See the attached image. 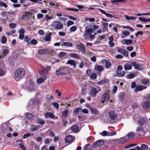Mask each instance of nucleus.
I'll return each instance as SVG.
<instances>
[{
    "mask_svg": "<svg viewBox=\"0 0 150 150\" xmlns=\"http://www.w3.org/2000/svg\"><path fill=\"white\" fill-rule=\"evenodd\" d=\"M137 124L139 125L136 130V133L138 137L144 136L149 128L148 121L144 117L139 118L137 121Z\"/></svg>",
    "mask_w": 150,
    "mask_h": 150,
    "instance_id": "nucleus-1",
    "label": "nucleus"
},
{
    "mask_svg": "<svg viewBox=\"0 0 150 150\" xmlns=\"http://www.w3.org/2000/svg\"><path fill=\"white\" fill-rule=\"evenodd\" d=\"M25 72L24 69L22 68H19L16 70L15 72V79L18 81L17 78L23 77L25 75Z\"/></svg>",
    "mask_w": 150,
    "mask_h": 150,
    "instance_id": "nucleus-2",
    "label": "nucleus"
},
{
    "mask_svg": "<svg viewBox=\"0 0 150 150\" xmlns=\"http://www.w3.org/2000/svg\"><path fill=\"white\" fill-rule=\"evenodd\" d=\"M56 74L57 76L64 75L67 74L66 69L64 67H61L57 70L56 71Z\"/></svg>",
    "mask_w": 150,
    "mask_h": 150,
    "instance_id": "nucleus-3",
    "label": "nucleus"
},
{
    "mask_svg": "<svg viewBox=\"0 0 150 150\" xmlns=\"http://www.w3.org/2000/svg\"><path fill=\"white\" fill-rule=\"evenodd\" d=\"M123 68L121 66H119L117 67V75L119 77H123L125 74V72L124 71L121 72V71L122 69Z\"/></svg>",
    "mask_w": 150,
    "mask_h": 150,
    "instance_id": "nucleus-4",
    "label": "nucleus"
},
{
    "mask_svg": "<svg viewBox=\"0 0 150 150\" xmlns=\"http://www.w3.org/2000/svg\"><path fill=\"white\" fill-rule=\"evenodd\" d=\"M76 47L78 49L82 51L83 54H84L86 53V50L85 47L83 43H81L77 45Z\"/></svg>",
    "mask_w": 150,
    "mask_h": 150,
    "instance_id": "nucleus-5",
    "label": "nucleus"
},
{
    "mask_svg": "<svg viewBox=\"0 0 150 150\" xmlns=\"http://www.w3.org/2000/svg\"><path fill=\"white\" fill-rule=\"evenodd\" d=\"M110 118L112 122H114L116 117L117 116V114L115 111H110L109 112Z\"/></svg>",
    "mask_w": 150,
    "mask_h": 150,
    "instance_id": "nucleus-6",
    "label": "nucleus"
},
{
    "mask_svg": "<svg viewBox=\"0 0 150 150\" xmlns=\"http://www.w3.org/2000/svg\"><path fill=\"white\" fill-rule=\"evenodd\" d=\"M104 142L103 140H99L94 142L92 144V146L96 147L104 144Z\"/></svg>",
    "mask_w": 150,
    "mask_h": 150,
    "instance_id": "nucleus-7",
    "label": "nucleus"
},
{
    "mask_svg": "<svg viewBox=\"0 0 150 150\" xmlns=\"http://www.w3.org/2000/svg\"><path fill=\"white\" fill-rule=\"evenodd\" d=\"M101 97L102 103H104V101L108 102L110 100L109 95L107 93L102 94Z\"/></svg>",
    "mask_w": 150,
    "mask_h": 150,
    "instance_id": "nucleus-8",
    "label": "nucleus"
},
{
    "mask_svg": "<svg viewBox=\"0 0 150 150\" xmlns=\"http://www.w3.org/2000/svg\"><path fill=\"white\" fill-rule=\"evenodd\" d=\"M118 52H119L123 55L127 57L128 56V51L122 48H119L117 50Z\"/></svg>",
    "mask_w": 150,
    "mask_h": 150,
    "instance_id": "nucleus-9",
    "label": "nucleus"
},
{
    "mask_svg": "<svg viewBox=\"0 0 150 150\" xmlns=\"http://www.w3.org/2000/svg\"><path fill=\"white\" fill-rule=\"evenodd\" d=\"M114 39V38L113 35L110 36L109 38V41L108 43L110 47H112L114 45V44L112 42Z\"/></svg>",
    "mask_w": 150,
    "mask_h": 150,
    "instance_id": "nucleus-10",
    "label": "nucleus"
},
{
    "mask_svg": "<svg viewBox=\"0 0 150 150\" xmlns=\"http://www.w3.org/2000/svg\"><path fill=\"white\" fill-rule=\"evenodd\" d=\"M91 94V96L93 97H96V94L98 93L96 88L94 87L92 88L91 91H90Z\"/></svg>",
    "mask_w": 150,
    "mask_h": 150,
    "instance_id": "nucleus-11",
    "label": "nucleus"
},
{
    "mask_svg": "<svg viewBox=\"0 0 150 150\" xmlns=\"http://www.w3.org/2000/svg\"><path fill=\"white\" fill-rule=\"evenodd\" d=\"M29 85L28 86V88L30 90H34V83L30 79L29 81Z\"/></svg>",
    "mask_w": 150,
    "mask_h": 150,
    "instance_id": "nucleus-12",
    "label": "nucleus"
},
{
    "mask_svg": "<svg viewBox=\"0 0 150 150\" xmlns=\"http://www.w3.org/2000/svg\"><path fill=\"white\" fill-rule=\"evenodd\" d=\"M65 141L66 143L72 142L73 141V138L72 136L68 135L65 137Z\"/></svg>",
    "mask_w": 150,
    "mask_h": 150,
    "instance_id": "nucleus-13",
    "label": "nucleus"
},
{
    "mask_svg": "<svg viewBox=\"0 0 150 150\" xmlns=\"http://www.w3.org/2000/svg\"><path fill=\"white\" fill-rule=\"evenodd\" d=\"M66 64H70L71 66H74V68H76V62L75 61L73 60H69L67 61Z\"/></svg>",
    "mask_w": 150,
    "mask_h": 150,
    "instance_id": "nucleus-14",
    "label": "nucleus"
},
{
    "mask_svg": "<svg viewBox=\"0 0 150 150\" xmlns=\"http://www.w3.org/2000/svg\"><path fill=\"white\" fill-rule=\"evenodd\" d=\"M55 22L57 23L56 25L55 28L57 30H60L63 28V24L58 21H56Z\"/></svg>",
    "mask_w": 150,
    "mask_h": 150,
    "instance_id": "nucleus-15",
    "label": "nucleus"
},
{
    "mask_svg": "<svg viewBox=\"0 0 150 150\" xmlns=\"http://www.w3.org/2000/svg\"><path fill=\"white\" fill-rule=\"evenodd\" d=\"M98 10L102 13L105 15L106 16L111 18L114 17L116 18V17H115L112 14H108L105 11L100 8H98Z\"/></svg>",
    "mask_w": 150,
    "mask_h": 150,
    "instance_id": "nucleus-16",
    "label": "nucleus"
},
{
    "mask_svg": "<svg viewBox=\"0 0 150 150\" xmlns=\"http://www.w3.org/2000/svg\"><path fill=\"white\" fill-rule=\"evenodd\" d=\"M143 108L146 109L150 107V102L146 101L142 103Z\"/></svg>",
    "mask_w": 150,
    "mask_h": 150,
    "instance_id": "nucleus-17",
    "label": "nucleus"
},
{
    "mask_svg": "<svg viewBox=\"0 0 150 150\" xmlns=\"http://www.w3.org/2000/svg\"><path fill=\"white\" fill-rule=\"evenodd\" d=\"M88 106L92 113L95 115L97 114L98 111L96 108H93L91 107L89 105H88Z\"/></svg>",
    "mask_w": 150,
    "mask_h": 150,
    "instance_id": "nucleus-18",
    "label": "nucleus"
},
{
    "mask_svg": "<svg viewBox=\"0 0 150 150\" xmlns=\"http://www.w3.org/2000/svg\"><path fill=\"white\" fill-rule=\"evenodd\" d=\"M48 52V51L47 49H43L39 50L38 51V53L39 54L42 55L47 54Z\"/></svg>",
    "mask_w": 150,
    "mask_h": 150,
    "instance_id": "nucleus-19",
    "label": "nucleus"
},
{
    "mask_svg": "<svg viewBox=\"0 0 150 150\" xmlns=\"http://www.w3.org/2000/svg\"><path fill=\"white\" fill-rule=\"evenodd\" d=\"M86 30L84 33V36H86L87 35H90L93 31V30L92 28H89L86 30L87 28H86Z\"/></svg>",
    "mask_w": 150,
    "mask_h": 150,
    "instance_id": "nucleus-20",
    "label": "nucleus"
},
{
    "mask_svg": "<svg viewBox=\"0 0 150 150\" xmlns=\"http://www.w3.org/2000/svg\"><path fill=\"white\" fill-rule=\"evenodd\" d=\"M79 129L78 126L76 125H74L71 127V130L75 132H78Z\"/></svg>",
    "mask_w": 150,
    "mask_h": 150,
    "instance_id": "nucleus-21",
    "label": "nucleus"
},
{
    "mask_svg": "<svg viewBox=\"0 0 150 150\" xmlns=\"http://www.w3.org/2000/svg\"><path fill=\"white\" fill-rule=\"evenodd\" d=\"M131 64L134 67L135 69L138 70H141V69H140V66L139 65L137 64L136 62H132L131 63Z\"/></svg>",
    "mask_w": 150,
    "mask_h": 150,
    "instance_id": "nucleus-22",
    "label": "nucleus"
},
{
    "mask_svg": "<svg viewBox=\"0 0 150 150\" xmlns=\"http://www.w3.org/2000/svg\"><path fill=\"white\" fill-rule=\"evenodd\" d=\"M44 116L46 118H47L48 117L50 118H53L54 117V115L53 114L50 112L45 113L44 114Z\"/></svg>",
    "mask_w": 150,
    "mask_h": 150,
    "instance_id": "nucleus-23",
    "label": "nucleus"
},
{
    "mask_svg": "<svg viewBox=\"0 0 150 150\" xmlns=\"http://www.w3.org/2000/svg\"><path fill=\"white\" fill-rule=\"evenodd\" d=\"M131 64V65L129 64L126 63L124 65V67L125 69L126 70H128L131 69L132 68V67Z\"/></svg>",
    "mask_w": 150,
    "mask_h": 150,
    "instance_id": "nucleus-24",
    "label": "nucleus"
},
{
    "mask_svg": "<svg viewBox=\"0 0 150 150\" xmlns=\"http://www.w3.org/2000/svg\"><path fill=\"white\" fill-rule=\"evenodd\" d=\"M139 20L145 23L147 22H150V19L149 18H145L143 17H139Z\"/></svg>",
    "mask_w": 150,
    "mask_h": 150,
    "instance_id": "nucleus-25",
    "label": "nucleus"
},
{
    "mask_svg": "<svg viewBox=\"0 0 150 150\" xmlns=\"http://www.w3.org/2000/svg\"><path fill=\"white\" fill-rule=\"evenodd\" d=\"M108 80L106 79H103L97 82L98 84L99 85L104 84L106 83H108Z\"/></svg>",
    "mask_w": 150,
    "mask_h": 150,
    "instance_id": "nucleus-26",
    "label": "nucleus"
},
{
    "mask_svg": "<svg viewBox=\"0 0 150 150\" xmlns=\"http://www.w3.org/2000/svg\"><path fill=\"white\" fill-rule=\"evenodd\" d=\"M31 39V37H29L27 36H26L24 38V41L27 42V45H29L30 44V41Z\"/></svg>",
    "mask_w": 150,
    "mask_h": 150,
    "instance_id": "nucleus-27",
    "label": "nucleus"
},
{
    "mask_svg": "<svg viewBox=\"0 0 150 150\" xmlns=\"http://www.w3.org/2000/svg\"><path fill=\"white\" fill-rule=\"evenodd\" d=\"M61 46H65L67 47H71L72 46V44L71 43L65 42L62 43L61 44Z\"/></svg>",
    "mask_w": 150,
    "mask_h": 150,
    "instance_id": "nucleus-28",
    "label": "nucleus"
},
{
    "mask_svg": "<svg viewBox=\"0 0 150 150\" xmlns=\"http://www.w3.org/2000/svg\"><path fill=\"white\" fill-rule=\"evenodd\" d=\"M39 73L41 76L44 78H46L48 74L47 72H45L44 70L40 71Z\"/></svg>",
    "mask_w": 150,
    "mask_h": 150,
    "instance_id": "nucleus-29",
    "label": "nucleus"
},
{
    "mask_svg": "<svg viewBox=\"0 0 150 150\" xmlns=\"http://www.w3.org/2000/svg\"><path fill=\"white\" fill-rule=\"evenodd\" d=\"M70 56L71 57L76 58L79 59H81V57L80 56L78 55L77 54L75 53H70Z\"/></svg>",
    "mask_w": 150,
    "mask_h": 150,
    "instance_id": "nucleus-30",
    "label": "nucleus"
},
{
    "mask_svg": "<svg viewBox=\"0 0 150 150\" xmlns=\"http://www.w3.org/2000/svg\"><path fill=\"white\" fill-rule=\"evenodd\" d=\"M38 126L32 125H31L30 130L32 131H36L38 129Z\"/></svg>",
    "mask_w": 150,
    "mask_h": 150,
    "instance_id": "nucleus-31",
    "label": "nucleus"
},
{
    "mask_svg": "<svg viewBox=\"0 0 150 150\" xmlns=\"http://www.w3.org/2000/svg\"><path fill=\"white\" fill-rule=\"evenodd\" d=\"M123 41H124V43H123L126 45L131 44L132 43V41L131 40L124 39Z\"/></svg>",
    "mask_w": 150,
    "mask_h": 150,
    "instance_id": "nucleus-32",
    "label": "nucleus"
},
{
    "mask_svg": "<svg viewBox=\"0 0 150 150\" xmlns=\"http://www.w3.org/2000/svg\"><path fill=\"white\" fill-rule=\"evenodd\" d=\"M124 16L125 17L126 20H135L137 18V17L135 16H129L127 15H124Z\"/></svg>",
    "mask_w": 150,
    "mask_h": 150,
    "instance_id": "nucleus-33",
    "label": "nucleus"
},
{
    "mask_svg": "<svg viewBox=\"0 0 150 150\" xmlns=\"http://www.w3.org/2000/svg\"><path fill=\"white\" fill-rule=\"evenodd\" d=\"M26 117L29 120H32L33 119V116L31 113H25Z\"/></svg>",
    "mask_w": 150,
    "mask_h": 150,
    "instance_id": "nucleus-34",
    "label": "nucleus"
},
{
    "mask_svg": "<svg viewBox=\"0 0 150 150\" xmlns=\"http://www.w3.org/2000/svg\"><path fill=\"white\" fill-rule=\"evenodd\" d=\"M62 125L63 127H65L67 126V121L65 119H64L62 117Z\"/></svg>",
    "mask_w": 150,
    "mask_h": 150,
    "instance_id": "nucleus-35",
    "label": "nucleus"
},
{
    "mask_svg": "<svg viewBox=\"0 0 150 150\" xmlns=\"http://www.w3.org/2000/svg\"><path fill=\"white\" fill-rule=\"evenodd\" d=\"M8 52L9 50L8 49H4L3 50V52L2 54V55H3L4 56H6L8 54Z\"/></svg>",
    "mask_w": 150,
    "mask_h": 150,
    "instance_id": "nucleus-36",
    "label": "nucleus"
},
{
    "mask_svg": "<svg viewBox=\"0 0 150 150\" xmlns=\"http://www.w3.org/2000/svg\"><path fill=\"white\" fill-rule=\"evenodd\" d=\"M68 109H67L64 111H63L62 113V115L63 117H66L68 116Z\"/></svg>",
    "mask_w": 150,
    "mask_h": 150,
    "instance_id": "nucleus-37",
    "label": "nucleus"
},
{
    "mask_svg": "<svg viewBox=\"0 0 150 150\" xmlns=\"http://www.w3.org/2000/svg\"><path fill=\"white\" fill-rule=\"evenodd\" d=\"M95 68L99 71H101L103 69V67L101 66H98L97 65L95 66Z\"/></svg>",
    "mask_w": 150,
    "mask_h": 150,
    "instance_id": "nucleus-38",
    "label": "nucleus"
},
{
    "mask_svg": "<svg viewBox=\"0 0 150 150\" xmlns=\"http://www.w3.org/2000/svg\"><path fill=\"white\" fill-rule=\"evenodd\" d=\"M135 76V75L134 74L132 73H130L127 75L126 77L128 79H131L134 77Z\"/></svg>",
    "mask_w": 150,
    "mask_h": 150,
    "instance_id": "nucleus-39",
    "label": "nucleus"
},
{
    "mask_svg": "<svg viewBox=\"0 0 150 150\" xmlns=\"http://www.w3.org/2000/svg\"><path fill=\"white\" fill-rule=\"evenodd\" d=\"M82 109L81 108H76L75 110H74L73 111V113L74 114H78L80 110H81Z\"/></svg>",
    "mask_w": 150,
    "mask_h": 150,
    "instance_id": "nucleus-40",
    "label": "nucleus"
},
{
    "mask_svg": "<svg viewBox=\"0 0 150 150\" xmlns=\"http://www.w3.org/2000/svg\"><path fill=\"white\" fill-rule=\"evenodd\" d=\"M142 91V89L141 86H137L136 87L135 89L134 90V91L136 93H137V92L139 91Z\"/></svg>",
    "mask_w": 150,
    "mask_h": 150,
    "instance_id": "nucleus-41",
    "label": "nucleus"
},
{
    "mask_svg": "<svg viewBox=\"0 0 150 150\" xmlns=\"http://www.w3.org/2000/svg\"><path fill=\"white\" fill-rule=\"evenodd\" d=\"M125 95V93L124 92H121L120 93L119 95V98L122 100Z\"/></svg>",
    "mask_w": 150,
    "mask_h": 150,
    "instance_id": "nucleus-42",
    "label": "nucleus"
},
{
    "mask_svg": "<svg viewBox=\"0 0 150 150\" xmlns=\"http://www.w3.org/2000/svg\"><path fill=\"white\" fill-rule=\"evenodd\" d=\"M0 6L1 7H4L5 8H6L8 6L6 3H4L1 1H0Z\"/></svg>",
    "mask_w": 150,
    "mask_h": 150,
    "instance_id": "nucleus-43",
    "label": "nucleus"
},
{
    "mask_svg": "<svg viewBox=\"0 0 150 150\" xmlns=\"http://www.w3.org/2000/svg\"><path fill=\"white\" fill-rule=\"evenodd\" d=\"M52 105L55 107L56 109H58L59 107V104L57 102H52Z\"/></svg>",
    "mask_w": 150,
    "mask_h": 150,
    "instance_id": "nucleus-44",
    "label": "nucleus"
},
{
    "mask_svg": "<svg viewBox=\"0 0 150 150\" xmlns=\"http://www.w3.org/2000/svg\"><path fill=\"white\" fill-rule=\"evenodd\" d=\"M51 39V37L50 35H46L45 38L44 40L46 41H50Z\"/></svg>",
    "mask_w": 150,
    "mask_h": 150,
    "instance_id": "nucleus-45",
    "label": "nucleus"
},
{
    "mask_svg": "<svg viewBox=\"0 0 150 150\" xmlns=\"http://www.w3.org/2000/svg\"><path fill=\"white\" fill-rule=\"evenodd\" d=\"M7 41V39L6 37L5 36H2L1 38V43L3 44L5 43Z\"/></svg>",
    "mask_w": 150,
    "mask_h": 150,
    "instance_id": "nucleus-46",
    "label": "nucleus"
},
{
    "mask_svg": "<svg viewBox=\"0 0 150 150\" xmlns=\"http://www.w3.org/2000/svg\"><path fill=\"white\" fill-rule=\"evenodd\" d=\"M127 136L129 138H132L134 136V134L132 132L128 133L127 134Z\"/></svg>",
    "mask_w": 150,
    "mask_h": 150,
    "instance_id": "nucleus-47",
    "label": "nucleus"
},
{
    "mask_svg": "<svg viewBox=\"0 0 150 150\" xmlns=\"http://www.w3.org/2000/svg\"><path fill=\"white\" fill-rule=\"evenodd\" d=\"M101 23H102V25L105 29H107L108 27V23H105L103 21H101Z\"/></svg>",
    "mask_w": 150,
    "mask_h": 150,
    "instance_id": "nucleus-48",
    "label": "nucleus"
},
{
    "mask_svg": "<svg viewBox=\"0 0 150 150\" xmlns=\"http://www.w3.org/2000/svg\"><path fill=\"white\" fill-rule=\"evenodd\" d=\"M141 147H142V149L144 150H147L148 149V146L145 144H142L141 145Z\"/></svg>",
    "mask_w": 150,
    "mask_h": 150,
    "instance_id": "nucleus-49",
    "label": "nucleus"
},
{
    "mask_svg": "<svg viewBox=\"0 0 150 150\" xmlns=\"http://www.w3.org/2000/svg\"><path fill=\"white\" fill-rule=\"evenodd\" d=\"M44 79L42 78H40L37 79V81L38 83H40L44 81Z\"/></svg>",
    "mask_w": 150,
    "mask_h": 150,
    "instance_id": "nucleus-50",
    "label": "nucleus"
},
{
    "mask_svg": "<svg viewBox=\"0 0 150 150\" xmlns=\"http://www.w3.org/2000/svg\"><path fill=\"white\" fill-rule=\"evenodd\" d=\"M126 1V0H112L111 1V2L112 3L116 2H122L124 3Z\"/></svg>",
    "mask_w": 150,
    "mask_h": 150,
    "instance_id": "nucleus-51",
    "label": "nucleus"
},
{
    "mask_svg": "<svg viewBox=\"0 0 150 150\" xmlns=\"http://www.w3.org/2000/svg\"><path fill=\"white\" fill-rule=\"evenodd\" d=\"M111 63L109 61H107L106 62V65H105L106 68H109L111 66Z\"/></svg>",
    "mask_w": 150,
    "mask_h": 150,
    "instance_id": "nucleus-52",
    "label": "nucleus"
},
{
    "mask_svg": "<svg viewBox=\"0 0 150 150\" xmlns=\"http://www.w3.org/2000/svg\"><path fill=\"white\" fill-rule=\"evenodd\" d=\"M142 83L144 84H148L149 82L148 80L146 79H143L142 80Z\"/></svg>",
    "mask_w": 150,
    "mask_h": 150,
    "instance_id": "nucleus-53",
    "label": "nucleus"
},
{
    "mask_svg": "<svg viewBox=\"0 0 150 150\" xmlns=\"http://www.w3.org/2000/svg\"><path fill=\"white\" fill-rule=\"evenodd\" d=\"M77 29V28L75 26H72L70 29V30L71 32H74Z\"/></svg>",
    "mask_w": 150,
    "mask_h": 150,
    "instance_id": "nucleus-54",
    "label": "nucleus"
},
{
    "mask_svg": "<svg viewBox=\"0 0 150 150\" xmlns=\"http://www.w3.org/2000/svg\"><path fill=\"white\" fill-rule=\"evenodd\" d=\"M38 121L39 124L41 125H43L45 123V121L44 120L42 119H38Z\"/></svg>",
    "mask_w": 150,
    "mask_h": 150,
    "instance_id": "nucleus-55",
    "label": "nucleus"
},
{
    "mask_svg": "<svg viewBox=\"0 0 150 150\" xmlns=\"http://www.w3.org/2000/svg\"><path fill=\"white\" fill-rule=\"evenodd\" d=\"M101 135L103 136H108V132L106 131H103L102 132Z\"/></svg>",
    "mask_w": 150,
    "mask_h": 150,
    "instance_id": "nucleus-56",
    "label": "nucleus"
},
{
    "mask_svg": "<svg viewBox=\"0 0 150 150\" xmlns=\"http://www.w3.org/2000/svg\"><path fill=\"white\" fill-rule=\"evenodd\" d=\"M16 26V25L15 23H11L9 25V26L10 28H15Z\"/></svg>",
    "mask_w": 150,
    "mask_h": 150,
    "instance_id": "nucleus-57",
    "label": "nucleus"
},
{
    "mask_svg": "<svg viewBox=\"0 0 150 150\" xmlns=\"http://www.w3.org/2000/svg\"><path fill=\"white\" fill-rule=\"evenodd\" d=\"M97 77L96 74L95 73H93L91 75L90 77L92 79H95Z\"/></svg>",
    "mask_w": 150,
    "mask_h": 150,
    "instance_id": "nucleus-58",
    "label": "nucleus"
},
{
    "mask_svg": "<svg viewBox=\"0 0 150 150\" xmlns=\"http://www.w3.org/2000/svg\"><path fill=\"white\" fill-rule=\"evenodd\" d=\"M74 23L73 21H69L67 22V26H69L71 25H73Z\"/></svg>",
    "mask_w": 150,
    "mask_h": 150,
    "instance_id": "nucleus-59",
    "label": "nucleus"
},
{
    "mask_svg": "<svg viewBox=\"0 0 150 150\" xmlns=\"http://www.w3.org/2000/svg\"><path fill=\"white\" fill-rule=\"evenodd\" d=\"M66 55V53L63 52H61L59 55V56L60 57L62 58L64 57Z\"/></svg>",
    "mask_w": 150,
    "mask_h": 150,
    "instance_id": "nucleus-60",
    "label": "nucleus"
},
{
    "mask_svg": "<svg viewBox=\"0 0 150 150\" xmlns=\"http://www.w3.org/2000/svg\"><path fill=\"white\" fill-rule=\"evenodd\" d=\"M37 43V42L36 40L35 39H33L31 41V44L32 45H35Z\"/></svg>",
    "mask_w": 150,
    "mask_h": 150,
    "instance_id": "nucleus-61",
    "label": "nucleus"
},
{
    "mask_svg": "<svg viewBox=\"0 0 150 150\" xmlns=\"http://www.w3.org/2000/svg\"><path fill=\"white\" fill-rule=\"evenodd\" d=\"M117 87L116 86H115L112 90V93L113 94L115 93L117 91Z\"/></svg>",
    "mask_w": 150,
    "mask_h": 150,
    "instance_id": "nucleus-62",
    "label": "nucleus"
},
{
    "mask_svg": "<svg viewBox=\"0 0 150 150\" xmlns=\"http://www.w3.org/2000/svg\"><path fill=\"white\" fill-rule=\"evenodd\" d=\"M25 33V30L23 28H21L19 31V34H23Z\"/></svg>",
    "mask_w": 150,
    "mask_h": 150,
    "instance_id": "nucleus-63",
    "label": "nucleus"
},
{
    "mask_svg": "<svg viewBox=\"0 0 150 150\" xmlns=\"http://www.w3.org/2000/svg\"><path fill=\"white\" fill-rule=\"evenodd\" d=\"M41 150H49V149L47 147V145H45L42 147Z\"/></svg>",
    "mask_w": 150,
    "mask_h": 150,
    "instance_id": "nucleus-64",
    "label": "nucleus"
}]
</instances>
